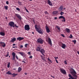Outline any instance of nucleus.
<instances>
[{"label": "nucleus", "mask_w": 79, "mask_h": 79, "mask_svg": "<svg viewBox=\"0 0 79 79\" xmlns=\"http://www.w3.org/2000/svg\"><path fill=\"white\" fill-rule=\"evenodd\" d=\"M35 29H36V31L39 32V34H43V30L41 29L40 27V26H39L38 27L37 26V25H35Z\"/></svg>", "instance_id": "1"}, {"label": "nucleus", "mask_w": 79, "mask_h": 79, "mask_svg": "<svg viewBox=\"0 0 79 79\" xmlns=\"http://www.w3.org/2000/svg\"><path fill=\"white\" fill-rule=\"evenodd\" d=\"M37 41L38 43L40 44H42L44 43V40L41 38H38Z\"/></svg>", "instance_id": "2"}, {"label": "nucleus", "mask_w": 79, "mask_h": 79, "mask_svg": "<svg viewBox=\"0 0 79 79\" xmlns=\"http://www.w3.org/2000/svg\"><path fill=\"white\" fill-rule=\"evenodd\" d=\"M24 29L25 31H29L30 30V27L28 24L24 26Z\"/></svg>", "instance_id": "3"}, {"label": "nucleus", "mask_w": 79, "mask_h": 79, "mask_svg": "<svg viewBox=\"0 0 79 79\" xmlns=\"http://www.w3.org/2000/svg\"><path fill=\"white\" fill-rule=\"evenodd\" d=\"M60 72L62 73V74H66V70L63 69H60Z\"/></svg>", "instance_id": "4"}, {"label": "nucleus", "mask_w": 79, "mask_h": 79, "mask_svg": "<svg viewBox=\"0 0 79 79\" xmlns=\"http://www.w3.org/2000/svg\"><path fill=\"white\" fill-rule=\"evenodd\" d=\"M15 23L13 22H10L9 23V25L11 26V27H15Z\"/></svg>", "instance_id": "5"}, {"label": "nucleus", "mask_w": 79, "mask_h": 79, "mask_svg": "<svg viewBox=\"0 0 79 79\" xmlns=\"http://www.w3.org/2000/svg\"><path fill=\"white\" fill-rule=\"evenodd\" d=\"M60 45H61V47L62 48L64 49H65V48L66 47V44L63 43H60Z\"/></svg>", "instance_id": "6"}, {"label": "nucleus", "mask_w": 79, "mask_h": 79, "mask_svg": "<svg viewBox=\"0 0 79 79\" xmlns=\"http://www.w3.org/2000/svg\"><path fill=\"white\" fill-rule=\"evenodd\" d=\"M12 55L13 56L12 60H15V59L16 54H15V52H13L12 53Z\"/></svg>", "instance_id": "7"}, {"label": "nucleus", "mask_w": 79, "mask_h": 79, "mask_svg": "<svg viewBox=\"0 0 79 79\" xmlns=\"http://www.w3.org/2000/svg\"><path fill=\"white\" fill-rule=\"evenodd\" d=\"M48 43H49V44L51 45V46H52V41L51 40V39L50 38H48Z\"/></svg>", "instance_id": "8"}, {"label": "nucleus", "mask_w": 79, "mask_h": 79, "mask_svg": "<svg viewBox=\"0 0 79 79\" xmlns=\"http://www.w3.org/2000/svg\"><path fill=\"white\" fill-rule=\"evenodd\" d=\"M0 45H1L3 47V48L5 47V46H6V44H5V43L3 42H0Z\"/></svg>", "instance_id": "9"}, {"label": "nucleus", "mask_w": 79, "mask_h": 79, "mask_svg": "<svg viewBox=\"0 0 79 79\" xmlns=\"http://www.w3.org/2000/svg\"><path fill=\"white\" fill-rule=\"evenodd\" d=\"M46 29V32H48V33H49V32H50V29H49V28L47 26H46L45 27Z\"/></svg>", "instance_id": "10"}, {"label": "nucleus", "mask_w": 79, "mask_h": 79, "mask_svg": "<svg viewBox=\"0 0 79 79\" xmlns=\"http://www.w3.org/2000/svg\"><path fill=\"white\" fill-rule=\"evenodd\" d=\"M59 19H63L64 22H65V21H66V20L65 19V18H64V16H60L59 17Z\"/></svg>", "instance_id": "11"}, {"label": "nucleus", "mask_w": 79, "mask_h": 79, "mask_svg": "<svg viewBox=\"0 0 79 79\" xmlns=\"http://www.w3.org/2000/svg\"><path fill=\"white\" fill-rule=\"evenodd\" d=\"M59 11H62L63 10V6H61L58 9Z\"/></svg>", "instance_id": "12"}, {"label": "nucleus", "mask_w": 79, "mask_h": 79, "mask_svg": "<svg viewBox=\"0 0 79 79\" xmlns=\"http://www.w3.org/2000/svg\"><path fill=\"white\" fill-rule=\"evenodd\" d=\"M24 39V38L23 37H19L17 38V40H19V41H21V40H23Z\"/></svg>", "instance_id": "13"}, {"label": "nucleus", "mask_w": 79, "mask_h": 79, "mask_svg": "<svg viewBox=\"0 0 79 79\" xmlns=\"http://www.w3.org/2000/svg\"><path fill=\"white\" fill-rule=\"evenodd\" d=\"M40 52L43 54V55H44V56H45V55H44V53H45V50H44V49H41L40 50Z\"/></svg>", "instance_id": "14"}, {"label": "nucleus", "mask_w": 79, "mask_h": 79, "mask_svg": "<svg viewBox=\"0 0 79 79\" xmlns=\"http://www.w3.org/2000/svg\"><path fill=\"white\" fill-rule=\"evenodd\" d=\"M48 4L50 5V6H52V2H51V1H50L49 0H48Z\"/></svg>", "instance_id": "15"}, {"label": "nucleus", "mask_w": 79, "mask_h": 79, "mask_svg": "<svg viewBox=\"0 0 79 79\" xmlns=\"http://www.w3.org/2000/svg\"><path fill=\"white\" fill-rule=\"evenodd\" d=\"M65 31L67 33H69L70 32V30L69 29L66 28Z\"/></svg>", "instance_id": "16"}, {"label": "nucleus", "mask_w": 79, "mask_h": 79, "mask_svg": "<svg viewBox=\"0 0 79 79\" xmlns=\"http://www.w3.org/2000/svg\"><path fill=\"white\" fill-rule=\"evenodd\" d=\"M19 53L22 55V56H24V52H19Z\"/></svg>", "instance_id": "17"}, {"label": "nucleus", "mask_w": 79, "mask_h": 79, "mask_svg": "<svg viewBox=\"0 0 79 79\" xmlns=\"http://www.w3.org/2000/svg\"><path fill=\"white\" fill-rule=\"evenodd\" d=\"M16 40V38H14L12 39L11 42H14Z\"/></svg>", "instance_id": "18"}, {"label": "nucleus", "mask_w": 79, "mask_h": 79, "mask_svg": "<svg viewBox=\"0 0 79 79\" xmlns=\"http://www.w3.org/2000/svg\"><path fill=\"white\" fill-rule=\"evenodd\" d=\"M0 34L2 36H4V35H5V33L3 32H0Z\"/></svg>", "instance_id": "19"}, {"label": "nucleus", "mask_w": 79, "mask_h": 79, "mask_svg": "<svg viewBox=\"0 0 79 79\" xmlns=\"http://www.w3.org/2000/svg\"><path fill=\"white\" fill-rule=\"evenodd\" d=\"M6 74H10L11 75L12 74L11 73L10 71H8L6 73Z\"/></svg>", "instance_id": "20"}, {"label": "nucleus", "mask_w": 79, "mask_h": 79, "mask_svg": "<svg viewBox=\"0 0 79 79\" xmlns=\"http://www.w3.org/2000/svg\"><path fill=\"white\" fill-rule=\"evenodd\" d=\"M58 10H56L55 11H54L53 12V14H54V15H56V14L58 13Z\"/></svg>", "instance_id": "21"}, {"label": "nucleus", "mask_w": 79, "mask_h": 79, "mask_svg": "<svg viewBox=\"0 0 79 79\" xmlns=\"http://www.w3.org/2000/svg\"><path fill=\"white\" fill-rule=\"evenodd\" d=\"M40 48L39 47H37L36 49V51L40 52Z\"/></svg>", "instance_id": "22"}, {"label": "nucleus", "mask_w": 79, "mask_h": 79, "mask_svg": "<svg viewBox=\"0 0 79 79\" xmlns=\"http://www.w3.org/2000/svg\"><path fill=\"white\" fill-rule=\"evenodd\" d=\"M56 27L57 28V29H58V30H59V31H60L61 30V29H60V27H59V26H56Z\"/></svg>", "instance_id": "23"}, {"label": "nucleus", "mask_w": 79, "mask_h": 79, "mask_svg": "<svg viewBox=\"0 0 79 79\" xmlns=\"http://www.w3.org/2000/svg\"><path fill=\"white\" fill-rule=\"evenodd\" d=\"M11 75H12L13 77H15V76H16V75H18V74H15V73H14L13 74H12Z\"/></svg>", "instance_id": "24"}, {"label": "nucleus", "mask_w": 79, "mask_h": 79, "mask_svg": "<svg viewBox=\"0 0 79 79\" xmlns=\"http://www.w3.org/2000/svg\"><path fill=\"white\" fill-rule=\"evenodd\" d=\"M21 70V68L20 67H19L18 68V72H20Z\"/></svg>", "instance_id": "25"}, {"label": "nucleus", "mask_w": 79, "mask_h": 79, "mask_svg": "<svg viewBox=\"0 0 79 79\" xmlns=\"http://www.w3.org/2000/svg\"><path fill=\"white\" fill-rule=\"evenodd\" d=\"M8 6H4V8H5V9L6 10H8Z\"/></svg>", "instance_id": "26"}, {"label": "nucleus", "mask_w": 79, "mask_h": 79, "mask_svg": "<svg viewBox=\"0 0 79 79\" xmlns=\"http://www.w3.org/2000/svg\"><path fill=\"white\" fill-rule=\"evenodd\" d=\"M15 16H17V18H19V16H20V15H19V14H15Z\"/></svg>", "instance_id": "27"}, {"label": "nucleus", "mask_w": 79, "mask_h": 79, "mask_svg": "<svg viewBox=\"0 0 79 79\" xmlns=\"http://www.w3.org/2000/svg\"><path fill=\"white\" fill-rule=\"evenodd\" d=\"M10 62H9L7 64V67L10 68Z\"/></svg>", "instance_id": "28"}, {"label": "nucleus", "mask_w": 79, "mask_h": 79, "mask_svg": "<svg viewBox=\"0 0 79 79\" xmlns=\"http://www.w3.org/2000/svg\"><path fill=\"white\" fill-rule=\"evenodd\" d=\"M16 10H17V11H20V9L18 7H17L16 8Z\"/></svg>", "instance_id": "29"}, {"label": "nucleus", "mask_w": 79, "mask_h": 79, "mask_svg": "<svg viewBox=\"0 0 79 79\" xmlns=\"http://www.w3.org/2000/svg\"><path fill=\"white\" fill-rule=\"evenodd\" d=\"M72 42L74 43V44H76V40H73L72 41Z\"/></svg>", "instance_id": "30"}, {"label": "nucleus", "mask_w": 79, "mask_h": 79, "mask_svg": "<svg viewBox=\"0 0 79 79\" xmlns=\"http://www.w3.org/2000/svg\"><path fill=\"white\" fill-rule=\"evenodd\" d=\"M41 56L42 59L43 60H45V57H43L42 56Z\"/></svg>", "instance_id": "31"}, {"label": "nucleus", "mask_w": 79, "mask_h": 79, "mask_svg": "<svg viewBox=\"0 0 79 79\" xmlns=\"http://www.w3.org/2000/svg\"><path fill=\"white\" fill-rule=\"evenodd\" d=\"M69 37L70 38V39H72V38H73V35H72V34H71L70 35V36H69Z\"/></svg>", "instance_id": "32"}, {"label": "nucleus", "mask_w": 79, "mask_h": 79, "mask_svg": "<svg viewBox=\"0 0 79 79\" xmlns=\"http://www.w3.org/2000/svg\"><path fill=\"white\" fill-rule=\"evenodd\" d=\"M18 18H19V19H20V20H21V19H22V18H21V17L20 15V16H19V17H18Z\"/></svg>", "instance_id": "33"}, {"label": "nucleus", "mask_w": 79, "mask_h": 79, "mask_svg": "<svg viewBox=\"0 0 79 79\" xmlns=\"http://www.w3.org/2000/svg\"><path fill=\"white\" fill-rule=\"evenodd\" d=\"M63 14H64V12H61L60 13V15H63Z\"/></svg>", "instance_id": "34"}, {"label": "nucleus", "mask_w": 79, "mask_h": 79, "mask_svg": "<svg viewBox=\"0 0 79 79\" xmlns=\"http://www.w3.org/2000/svg\"><path fill=\"white\" fill-rule=\"evenodd\" d=\"M44 13H45V14H47V15H48V12H47V11H45L44 12Z\"/></svg>", "instance_id": "35"}, {"label": "nucleus", "mask_w": 79, "mask_h": 79, "mask_svg": "<svg viewBox=\"0 0 79 79\" xmlns=\"http://www.w3.org/2000/svg\"><path fill=\"white\" fill-rule=\"evenodd\" d=\"M48 60H49V61H50V62H51V63H52V60H51L50 59H49V58H48Z\"/></svg>", "instance_id": "36"}, {"label": "nucleus", "mask_w": 79, "mask_h": 79, "mask_svg": "<svg viewBox=\"0 0 79 79\" xmlns=\"http://www.w3.org/2000/svg\"><path fill=\"white\" fill-rule=\"evenodd\" d=\"M64 63L65 64H67V62H66V60L64 61Z\"/></svg>", "instance_id": "37"}, {"label": "nucleus", "mask_w": 79, "mask_h": 79, "mask_svg": "<svg viewBox=\"0 0 79 79\" xmlns=\"http://www.w3.org/2000/svg\"><path fill=\"white\" fill-rule=\"evenodd\" d=\"M27 45H28V44H26L25 45V47H26V48H27Z\"/></svg>", "instance_id": "38"}, {"label": "nucleus", "mask_w": 79, "mask_h": 79, "mask_svg": "<svg viewBox=\"0 0 79 79\" xmlns=\"http://www.w3.org/2000/svg\"><path fill=\"white\" fill-rule=\"evenodd\" d=\"M15 26L16 27H17V28H18V27L16 25V24H15Z\"/></svg>", "instance_id": "39"}, {"label": "nucleus", "mask_w": 79, "mask_h": 79, "mask_svg": "<svg viewBox=\"0 0 79 79\" xmlns=\"http://www.w3.org/2000/svg\"><path fill=\"white\" fill-rule=\"evenodd\" d=\"M20 48H23V45H21Z\"/></svg>", "instance_id": "40"}, {"label": "nucleus", "mask_w": 79, "mask_h": 79, "mask_svg": "<svg viewBox=\"0 0 79 79\" xmlns=\"http://www.w3.org/2000/svg\"><path fill=\"white\" fill-rule=\"evenodd\" d=\"M9 54H8V52L6 56V57H8V55H9Z\"/></svg>", "instance_id": "41"}, {"label": "nucleus", "mask_w": 79, "mask_h": 79, "mask_svg": "<svg viewBox=\"0 0 79 79\" xmlns=\"http://www.w3.org/2000/svg\"><path fill=\"white\" fill-rule=\"evenodd\" d=\"M6 4H7V5H8V4H9V2H8V1L6 2Z\"/></svg>", "instance_id": "42"}, {"label": "nucleus", "mask_w": 79, "mask_h": 79, "mask_svg": "<svg viewBox=\"0 0 79 79\" xmlns=\"http://www.w3.org/2000/svg\"><path fill=\"white\" fill-rule=\"evenodd\" d=\"M27 12V13H29V11H28V10H27V9H25Z\"/></svg>", "instance_id": "43"}, {"label": "nucleus", "mask_w": 79, "mask_h": 79, "mask_svg": "<svg viewBox=\"0 0 79 79\" xmlns=\"http://www.w3.org/2000/svg\"><path fill=\"white\" fill-rule=\"evenodd\" d=\"M54 58H55V59H56H56H58V57H54Z\"/></svg>", "instance_id": "44"}, {"label": "nucleus", "mask_w": 79, "mask_h": 79, "mask_svg": "<svg viewBox=\"0 0 79 79\" xmlns=\"http://www.w3.org/2000/svg\"><path fill=\"white\" fill-rule=\"evenodd\" d=\"M61 35L62 37H64V35H63V34H61Z\"/></svg>", "instance_id": "45"}, {"label": "nucleus", "mask_w": 79, "mask_h": 79, "mask_svg": "<svg viewBox=\"0 0 79 79\" xmlns=\"http://www.w3.org/2000/svg\"><path fill=\"white\" fill-rule=\"evenodd\" d=\"M16 57L17 58V60H18V56H17V55H16Z\"/></svg>", "instance_id": "46"}, {"label": "nucleus", "mask_w": 79, "mask_h": 79, "mask_svg": "<svg viewBox=\"0 0 79 79\" xmlns=\"http://www.w3.org/2000/svg\"><path fill=\"white\" fill-rule=\"evenodd\" d=\"M56 63H58V60H57L56 59Z\"/></svg>", "instance_id": "47"}, {"label": "nucleus", "mask_w": 79, "mask_h": 79, "mask_svg": "<svg viewBox=\"0 0 79 79\" xmlns=\"http://www.w3.org/2000/svg\"><path fill=\"white\" fill-rule=\"evenodd\" d=\"M13 48H17V47H16V46H15V47L13 46Z\"/></svg>", "instance_id": "48"}, {"label": "nucleus", "mask_w": 79, "mask_h": 79, "mask_svg": "<svg viewBox=\"0 0 79 79\" xmlns=\"http://www.w3.org/2000/svg\"><path fill=\"white\" fill-rule=\"evenodd\" d=\"M51 77H53V79H54V78H55V77L54 76V77H53V76H51Z\"/></svg>", "instance_id": "49"}, {"label": "nucleus", "mask_w": 79, "mask_h": 79, "mask_svg": "<svg viewBox=\"0 0 79 79\" xmlns=\"http://www.w3.org/2000/svg\"><path fill=\"white\" fill-rule=\"evenodd\" d=\"M30 58H32V56H30Z\"/></svg>", "instance_id": "50"}, {"label": "nucleus", "mask_w": 79, "mask_h": 79, "mask_svg": "<svg viewBox=\"0 0 79 79\" xmlns=\"http://www.w3.org/2000/svg\"><path fill=\"white\" fill-rule=\"evenodd\" d=\"M28 54H29V55H31V52H28Z\"/></svg>", "instance_id": "51"}, {"label": "nucleus", "mask_w": 79, "mask_h": 79, "mask_svg": "<svg viewBox=\"0 0 79 79\" xmlns=\"http://www.w3.org/2000/svg\"><path fill=\"white\" fill-rule=\"evenodd\" d=\"M57 17H55L54 18V19H57Z\"/></svg>", "instance_id": "52"}, {"label": "nucleus", "mask_w": 79, "mask_h": 79, "mask_svg": "<svg viewBox=\"0 0 79 79\" xmlns=\"http://www.w3.org/2000/svg\"><path fill=\"white\" fill-rule=\"evenodd\" d=\"M24 74H25V75H27V73H24Z\"/></svg>", "instance_id": "53"}, {"label": "nucleus", "mask_w": 79, "mask_h": 79, "mask_svg": "<svg viewBox=\"0 0 79 79\" xmlns=\"http://www.w3.org/2000/svg\"><path fill=\"white\" fill-rule=\"evenodd\" d=\"M77 53L78 54V55H79V52L77 51Z\"/></svg>", "instance_id": "54"}, {"label": "nucleus", "mask_w": 79, "mask_h": 79, "mask_svg": "<svg viewBox=\"0 0 79 79\" xmlns=\"http://www.w3.org/2000/svg\"><path fill=\"white\" fill-rule=\"evenodd\" d=\"M18 3H19V4H20V3H21V2H18Z\"/></svg>", "instance_id": "55"}, {"label": "nucleus", "mask_w": 79, "mask_h": 79, "mask_svg": "<svg viewBox=\"0 0 79 79\" xmlns=\"http://www.w3.org/2000/svg\"><path fill=\"white\" fill-rule=\"evenodd\" d=\"M16 44H13V46H15Z\"/></svg>", "instance_id": "56"}, {"label": "nucleus", "mask_w": 79, "mask_h": 79, "mask_svg": "<svg viewBox=\"0 0 79 79\" xmlns=\"http://www.w3.org/2000/svg\"><path fill=\"white\" fill-rule=\"evenodd\" d=\"M22 62H23V63H26V62H25V61H22Z\"/></svg>", "instance_id": "57"}, {"label": "nucleus", "mask_w": 79, "mask_h": 79, "mask_svg": "<svg viewBox=\"0 0 79 79\" xmlns=\"http://www.w3.org/2000/svg\"><path fill=\"white\" fill-rule=\"evenodd\" d=\"M16 69H15V68L14 69V70H16Z\"/></svg>", "instance_id": "58"}, {"label": "nucleus", "mask_w": 79, "mask_h": 79, "mask_svg": "<svg viewBox=\"0 0 79 79\" xmlns=\"http://www.w3.org/2000/svg\"><path fill=\"white\" fill-rule=\"evenodd\" d=\"M75 12H77V10H76V9H75Z\"/></svg>", "instance_id": "59"}, {"label": "nucleus", "mask_w": 79, "mask_h": 79, "mask_svg": "<svg viewBox=\"0 0 79 79\" xmlns=\"http://www.w3.org/2000/svg\"><path fill=\"white\" fill-rule=\"evenodd\" d=\"M32 34H34V32H32Z\"/></svg>", "instance_id": "60"}, {"label": "nucleus", "mask_w": 79, "mask_h": 79, "mask_svg": "<svg viewBox=\"0 0 79 79\" xmlns=\"http://www.w3.org/2000/svg\"><path fill=\"white\" fill-rule=\"evenodd\" d=\"M64 10H66V8H64Z\"/></svg>", "instance_id": "61"}, {"label": "nucleus", "mask_w": 79, "mask_h": 79, "mask_svg": "<svg viewBox=\"0 0 79 79\" xmlns=\"http://www.w3.org/2000/svg\"><path fill=\"white\" fill-rule=\"evenodd\" d=\"M30 0V1H32V0Z\"/></svg>", "instance_id": "62"}, {"label": "nucleus", "mask_w": 79, "mask_h": 79, "mask_svg": "<svg viewBox=\"0 0 79 79\" xmlns=\"http://www.w3.org/2000/svg\"><path fill=\"white\" fill-rule=\"evenodd\" d=\"M6 19H7V17H6Z\"/></svg>", "instance_id": "63"}, {"label": "nucleus", "mask_w": 79, "mask_h": 79, "mask_svg": "<svg viewBox=\"0 0 79 79\" xmlns=\"http://www.w3.org/2000/svg\"><path fill=\"white\" fill-rule=\"evenodd\" d=\"M4 69H3L2 70V71H3Z\"/></svg>", "instance_id": "64"}]
</instances>
